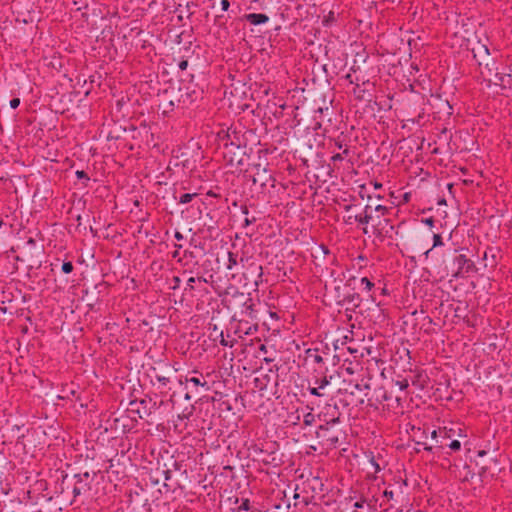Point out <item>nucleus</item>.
<instances>
[{
  "instance_id": "nucleus-1",
  "label": "nucleus",
  "mask_w": 512,
  "mask_h": 512,
  "mask_svg": "<svg viewBox=\"0 0 512 512\" xmlns=\"http://www.w3.org/2000/svg\"><path fill=\"white\" fill-rule=\"evenodd\" d=\"M473 52L484 80L503 87L512 85V67L509 68V72H498L494 67V61L489 57V51L485 45H478V47L473 48Z\"/></svg>"
},
{
  "instance_id": "nucleus-2",
  "label": "nucleus",
  "mask_w": 512,
  "mask_h": 512,
  "mask_svg": "<svg viewBox=\"0 0 512 512\" xmlns=\"http://www.w3.org/2000/svg\"><path fill=\"white\" fill-rule=\"evenodd\" d=\"M179 384L180 385H184L185 386V389L187 390L184 398L186 400H190L191 399V394L194 393H198L199 392V387H202L204 388L206 391L209 389V386L207 384V381L205 380V378L200 375V376H192V377H185V379L183 380L182 378H180L178 380Z\"/></svg>"
},
{
  "instance_id": "nucleus-3",
  "label": "nucleus",
  "mask_w": 512,
  "mask_h": 512,
  "mask_svg": "<svg viewBox=\"0 0 512 512\" xmlns=\"http://www.w3.org/2000/svg\"><path fill=\"white\" fill-rule=\"evenodd\" d=\"M253 183L258 184L262 189H266L274 186V179L265 166L257 164L253 167Z\"/></svg>"
},
{
  "instance_id": "nucleus-4",
  "label": "nucleus",
  "mask_w": 512,
  "mask_h": 512,
  "mask_svg": "<svg viewBox=\"0 0 512 512\" xmlns=\"http://www.w3.org/2000/svg\"><path fill=\"white\" fill-rule=\"evenodd\" d=\"M246 19L252 25H261L268 22L269 17L262 13H250L246 15Z\"/></svg>"
},
{
  "instance_id": "nucleus-5",
  "label": "nucleus",
  "mask_w": 512,
  "mask_h": 512,
  "mask_svg": "<svg viewBox=\"0 0 512 512\" xmlns=\"http://www.w3.org/2000/svg\"><path fill=\"white\" fill-rule=\"evenodd\" d=\"M372 209L371 205H367L365 208V215L356 216V221H358L361 224H367L370 220V216L368 215L369 210Z\"/></svg>"
},
{
  "instance_id": "nucleus-6",
  "label": "nucleus",
  "mask_w": 512,
  "mask_h": 512,
  "mask_svg": "<svg viewBox=\"0 0 512 512\" xmlns=\"http://www.w3.org/2000/svg\"><path fill=\"white\" fill-rule=\"evenodd\" d=\"M454 435V430L452 428L448 429L447 427H443L439 429V437L441 439H448Z\"/></svg>"
},
{
  "instance_id": "nucleus-7",
  "label": "nucleus",
  "mask_w": 512,
  "mask_h": 512,
  "mask_svg": "<svg viewBox=\"0 0 512 512\" xmlns=\"http://www.w3.org/2000/svg\"><path fill=\"white\" fill-rule=\"evenodd\" d=\"M196 196L195 193H185L182 194L179 198V202L181 204H187L192 201V199Z\"/></svg>"
},
{
  "instance_id": "nucleus-8",
  "label": "nucleus",
  "mask_w": 512,
  "mask_h": 512,
  "mask_svg": "<svg viewBox=\"0 0 512 512\" xmlns=\"http://www.w3.org/2000/svg\"><path fill=\"white\" fill-rule=\"evenodd\" d=\"M360 284L366 291H370L374 285L367 277L361 278Z\"/></svg>"
},
{
  "instance_id": "nucleus-9",
  "label": "nucleus",
  "mask_w": 512,
  "mask_h": 512,
  "mask_svg": "<svg viewBox=\"0 0 512 512\" xmlns=\"http://www.w3.org/2000/svg\"><path fill=\"white\" fill-rule=\"evenodd\" d=\"M155 381L159 384L158 388L165 387L169 383V378L161 376V375H156Z\"/></svg>"
},
{
  "instance_id": "nucleus-10",
  "label": "nucleus",
  "mask_w": 512,
  "mask_h": 512,
  "mask_svg": "<svg viewBox=\"0 0 512 512\" xmlns=\"http://www.w3.org/2000/svg\"><path fill=\"white\" fill-rule=\"evenodd\" d=\"M236 259L232 253H228V264L227 269L231 270L236 265Z\"/></svg>"
},
{
  "instance_id": "nucleus-11",
  "label": "nucleus",
  "mask_w": 512,
  "mask_h": 512,
  "mask_svg": "<svg viewBox=\"0 0 512 512\" xmlns=\"http://www.w3.org/2000/svg\"><path fill=\"white\" fill-rule=\"evenodd\" d=\"M73 270V265L71 262H64L62 264V271L65 273V274H69L71 273Z\"/></svg>"
},
{
  "instance_id": "nucleus-12",
  "label": "nucleus",
  "mask_w": 512,
  "mask_h": 512,
  "mask_svg": "<svg viewBox=\"0 0 512 512\" xmlns=\"http://www.w3.org/2000/svg\"><path fill=\"white\" fill-rule=\"evenodd\" d=\"M316 384L322 390L325 389L330 384V381L326 377H324L323 379L316 381Z\"/></svg>"
},
{
  "instance_id": "nucleus-13",
  "label": "nucleus",
  "mask_w": 512,
  "mask_h": 512,
  "mask_svg": "<svg viewBox=\"0 0 512 512\" xmlns=\"http://www.w3.org/2000/svg\"><path fill=\"white\" fill-rule=\"evenodd\" d=\"M442 245H443V242H442L441 236L439 234H434L433 235V248L442 246Z\"/></svg>"
},
{
  "instance_id": "nucleus-14",
  "label": "nucleus",
  "mask_w": 512,
  "mask_h": 512,
  "mask_svg": "<svg viewBox=\"0 0 512 512\" xmlns=\"http://www.w3.org/2000/svg\"><path fill=\"white\" fill-rule=\"evenodd\" d=\"M449 448L455 451L460 450L461 443L458 440H452L449 444Z\"/></svg>"
},
{
  "instance_id": "nucleus-15",
  "label": "nucleus",
  "mask_w": 512,
  "mask_h": 512,
  "mask_svg": "<svg viewBox=\"0 0 512 512\" xmlns=\"http://www.w3.org/2000/svg\"><path fill=\"white\" fill-rule=\"evenodd\" d=\"M320 388L317 386V387H310L309 388V392L311 395H314V396H317V397H321L323 396L322 393H320Z\"/></svg>"
},
{
  "instance_id": "nucleus-16",
  "label": "nucleus",
  "mask_w": 512,
  "mask_h": 512,
  "mask_svg": "<svg viewBox=\"0 0 512 512\" xmlns=\"http://www.w3.org/2000/svg\"><path fill=\"white\" fill-rule=\"evenodd\" d=\"M220 344L222 346H226V347H232L233 346V343L232 342H229L223 335V332L221 333V339H220Z\"/></svg>"
},
{
  "instance_id": "nucleus-17",
  "label": "nucleus",
  "mask_w": 512,
  "mask_h": 512,
  "mask_svg": "<svg viewBox=\"0 0 512 512\" xmlns=\"http://www.w3.org/2000/svg\"><path fill=\"white\" fill-rule=\"evenodd\" d=\"M9 104L12 109H16L20 105V100L18 98H13L10 100Z\"/></svg>"
},
{
  "instance_id": "nucleus-18",
  "label": "nucleus",
  "mask_w": 512,
  "mask_h": 512,
  "mask_svg": "<svg viewBox=\"0 0 512 512\" xmlns=\"http://www.w3.org/2000/svg\"><path fill=\"white\" fill-rule=\"evenodd\" d=\"M239 509L240 510H244V511H247L249 510V501L247 499H245L239 506Z\"/></svg>"
},
{
  "instance_id": "nucleus-19",
  "label": "nucleus",
  "mask_w": 512,
  "mask_h": 512,
  "mask_svg": "<svg viewBox=\"0 0 512 512\" xmlns=\"http://www.w3.org/2000/svg\"><path fill=\"white\" fill-rule=\"evenodd\" d=\"M220 5H221L222 11H227L228 8L230 7V3L228 0H222Z\"/></svg>"
},
{
  "instance_id": "nucleus-20",
  "label": "nucleus",
  "mask_w": 512,
  "mask_h": 512,
  "mask_svg": "<svg viewBox=\"0 0 512 512\" xmlns=\"http://www.w3.org/2000/svg\"><path fill=\"white\" fill-rule=\"evenodd\" d=\"M383 495H384V497H386L388 499H393V497H394V493L391 490H385L383 492Z\"/></svg>"
},
{
  "instance_id": "nucleus-21",
  "label": "nucleus",
  "mask_w": 512,
  "mask_h": 512,
  "mask_svg": "<svg viewBox=\"0 0 512 512\" xmlns=\"http://www.w3.org/2000/svg\"><path fill=\"white\" fill-rule=\"evenodd\" d=\"M374 209L375 211L380 212L381 214H383L384 211H386V207L380 204L376 205Z\"/></svg>"
},
{
  "instance_id": "nucleus-22",
  "label": "nucleus",
  "mask_w": 512,
  "mask_h": 512,
  "mask_svg": "<svg viewBox=\"0 0 512 512\" xmlns=\"http://www.w3.org/2000/svg\"><path fill=\"white\" fill-rule=\"evenodd\" d=\"M364 504H365V503H364L363 501H357V502H355V503L353 504V507H354L355 509H362V508H364Z\"/></svg>"
},
{
  "instance_id": "nucleus-23",
  "label": "nucleus",
  "mask_w": 512,
  "mask_h": 512,
  "mask_svg": "<svg viewBox=\"0 0 512 512\" xmlns=\"http://www.w3.org/2000/svg\"><path fill=\"white\" fill-rule=\"evenodd\" d=\"M423 222L430 228H432L434 225V220L432 218H426L425 220H423Z\"/></svg>"
},
{
  "instance_id": "nucleus-24",
  "label": "nucleus",
  "mask_w": 512,
  "mask_h": 512,
  "mask_svg": "<svg viewBox=\"0 0 512 512\" xmlns=\"http://www.w3.org/2000/svg\"><path fill=\"white\" fill-rule=\"evenodd\" d=\"M342 159H343V156L340 153H337V154L332 156V161H334V162L341 161Z\"/></svg>"
},
{
  "instance_id": "nucleus-25",
  "label": "nucleus",
  "mask_w": 512,
  "mask_h": 512,
  "mask_svg": "<svg viewBox=\"0 0 512 512\" xmlns=\"http://www.w3.org/2000/svg\"><path fill=\"white\" fill-rule=\"evenodd\" d=\"M438 437H439V430H433L431 432V438L438 441Z\"/></svg>"
},
{
  "instance_id": "nucleus-26",
  "label": "nucleus",
  "mask_w": 512,
  "mask_h": 512,
  "mask_svg": "<svg viewBox=\"0 0 512 512\" xmlns=\"http://www.w3.org/2000/svg\"><path fill=\"white\" fill-rule=\"evenodd\" d=\"M195 283V278L194 277H190L188 280H187V286L189 288H193V284Z\"/></svg>"
},
{
  "instance_id": "nucleus-27",
  "label": "nucleus",
  "mask_w": 512,
  "mask_h": 512,
  "mask_svg": "<svg viewBox=\"0 0 512 512\" xmlns=\"http://www.w3.org/2000/svg\"><path fill=\"white\" fill-rule=\"evenodd\" d=\"M464 470H467L465 475L463 476V480H468L469 476L471 475V472L468 468V466H464Z\"/></svg>"
},
{
  "instance_id": "nucleus-28",
  "label": "nucleus",
  "mask_w": 512,
  "mask_h": 512,
  "mask_svg": "<svg viewBox=\"0 0 512 512\" xmlns=\"http://www.w3.org/2000/svg\"><path fill=\"white\" fill-rule=\"evenodd\" d=\"M397 385L399 386L400 390H404L407 388L408 384L404 382H397Z\"/></svg>"
},
{
  "instance_id": "nucleus-29",
  "label": "nucleus",
  "mask_w": 512,
  "mask_h": 512,
  "mask_svg": "<svg viewBox=\"0 0 512 512\" xmlns=\"http://www.w3.org/2000/svg\"><path fill=\"white\" fill-rule=\"evenodd\" d=\"M76 174H77V176L79 178H82L84 176V172L83 171H77Z\"/></svg>"
},
{
  "instance_id": "nucleus-30",
  "label": "nucleus",
  "mask_w": 512,
  "mask_h": 512,
  "mask_svg": "<svg viewBox=\"0 0 512 512\" xmlns=\"http://www.w3.org/2000/svg\"><path fill=\"white\" fill-rule=\"evenodd\" d=\"M187 66V62L180 63V68L184 69Z\"/></svg>"
},
{
  "instance_id": "nucleus-31",
  "label": "nucleus",
  "mask_w": 512,
  "mask_h": 512,
  "mask_svg": "<svg viewBox=\"0 0 512 512\" xmlns=\"http://www.w3.org/2000/svg\"><path fill=\"white\" fill-rule=\"evenodd\" d=\"M372 464H373V466L375 467V470H376V471H379V470H380V467H379V465H378V464H376V463H374V462H372Z\"/></svg>"
},
{
  "instance_id": "nucleus-32",
  "label": "nucleus",
  "mask_w": 512,
  "mask_h": 512,
  "mask_svg": "<svg viewBox=\"0 0 512 512\" xmlns=\"http://www.w3.org/2000/svg\"><path fill=\"white\" fill-rule=\"evenodd\" d=\"M175 237H176L177 239H181V238H182V236H181V235H180V233H178V232L175 234Z\"/></svg>"
},
{
  "instance_id": "nucleus-33",
  "label": "nucleus",
  "mask_w": 512,
  "mask_h": 512,
  "mask_svg": "<svg viewBox=\"0 0 512 512\" xmlns=\"http://www.w3.org/2000/svg\"><path fill=\"white\" fill-rule=\"evenodd\" d=\"M478 454H479V456H483L485 454V452L484 451H480Z\"/></svg>"
},
{
  "instance_id": "nucleus-34",
  "label": "nucleus",
  "mask_w": 512,
  "mask_h": 512,
  "mask_svg": "<svg viewBox=\"0 0 512 512\" xmlns=\"http://www.w3.org/2000/svg\"><path fill=\"white\" fill-rule=\"evenodd\" d=\"M382 185L381 184H375V188H380Z\"/></svg>"
},
{
  "instance_id": "nucleus-35",
  "label": "nucleus",
  "mask_w": 512,
  "mask_h": 512,
  "mask_svg": "<svg viewBox=\"0 0 512 512\" xmlns=\"http://www.w3.org/2000/svg\"><path fill=\"white\" fill-rule=\"evenodd\" d=\"M458 436H462V430L459 429Z\"/></svg>"
}]
</instances>
